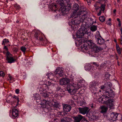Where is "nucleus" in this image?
Masks as SVG:
<instances>
[{"label": "nucleus", "mask_w": 122, "mask_h": 122, "mask_svg": "<svg viewBox=\"0 0 122 122\" xmlns=\"http://www.w3.org/2000/svg\"><path fill=\"white\" fill-rule=\"evenodd\" d=\"M6 56V60L7 61V63H11L14 62L15 60L14 58L12 55L9 52H7Z\"/></svg>", "instance_id": "obj_7"}, {"label": "nucleus", "mask_w": 122, "mask_h": 122, "mask_svg": "<svg viewBox=\"0 0 122 122\" xmlns=\"http://www.w3.org/2000/svg\"><path fill=\"white\" fill-rule=\"evenodd\" d=\"M105 88V86H101V89L103 90Z\"/></svg>", "instance_id": "obj_51"}, {"label": "nucleus", "mask_w": 122, "mask_h": 122, "mask_svg": "<svg viewBox=\"0 0 122 122\" xmlns=\"http://www.w3.org/2000/svg\"><path fill=\"white\" fill-rule=\"evenodd\" d=\"M116 47L118 53L119 54H121V51L122 50V49H121L119 47V45L117 44L116 45Z\"/></svg>", "instance_id": "obj_29"}, {"label": "nucleus", "mask_w": 122, "mask_h": 122, "mask_svg": "<svg viewBox=\"0 0 122 122\" xmlns=\"http://www.w3.org/2000/svg\"><path fill=\"white\" fill-rule=\"evenodd\" d=\"M111 20V18H109V19L108 21H110Z\"/></svg>", "instance_id": "obj_55"}, {"label": "nucleus", "mask_w": 122, "mask_h": 122, "mask_svg": "<svg viewBox=\"0 0 122 122\" xmlns=\"http://www.w3.org/2000/svg\"><path fill=\"white\" fill-rule=\"evenodd\" d=\"M73 81V79L66 77L61 79L60 81V84L61 85H68L67 87V91L71 94L76 93L82 86L80 83L74 84Z\"/></svg>", "instance_id": "obj_1"}, {"label": "nucleus", "mask_w": 122, "mask_h": 122, "mask_svg": "<svg viewBox=\"0 0 122 122\" xmlns=\"http://www.w3.org/2000/svg\"><path fill=\"white\" fill-rule=\"evenodd\" d=\"M89 45H90L92 50L95 52H99L102 50L101 48L99 47L97 45L93 43L91 40H90L89 41Z\"/></svg>", "instance_id": "obj_5"}, {"label": "nucleus", "mask_w": 122, "mask_h": 122, "mask_svg": "<svg viewBox=\"0 0 122 122\" xmlns=\"http://www.w3.org/2000/svg\"><path fill=\"white\" fill-rule=\"evenodd\" d=\"M7 79L10 82H12L15 81V79L10 74L8 75Z\"/></svg>", "instance_id": "obj_20"}, {"label": "nucleus", "mask_w": 122, "mask_h": 122, "mask_svg": "<svg viewBox=\"0 0 122 122\" xmlns=\"http://www.w3.org/2000/svg\"><path fill=\"white\" fill-rule=\"evenodd\" d=\"M106 24H107V25H111V24L110 22L108 21L106 22Z\"/></svg>", "instance_id": "obj_43"}, {"label": "nucleus", "mask_w": 122, "mask_h": 122, "mask_svg": "<svg viewBox=\"0 0 122 122\" xmlns=\"http://www.w3.org/2000/svg\"><path fill=\"white\" fill-rule=\"evenodd\" d=\"M79 6L77 4H75L73 5V9L74 10L73 13L71 15V17H73L75 15H80L81 14L80 12H77V11L79 10Z\"/></svg>", "instance_id": "obj_9"}, {"label": "nucleus", "mask_w": 122, "mask_h": 122, "mask_svg": "<svg viewBox=\"0 0 122 122\" xmlns=\"http://www.w3.org/2000/svg\"><path fill=\"white\" fill-rule=\"evenodd\" d=\"M109 75L108 73H106L105 75V77H107L106 78H107L109 77Z\"/></svg>", "instance_id": "obj_44"}, {"label": "nucleus", "mask_w": 122, "mask_h": 122, "mask_svg": "<svg viewBox=\"0 0 122 122\" xmlns=\"http://www.w3.org/2000/svg\"><path fill=\"white\" fill-rule=\"evenodd\" d=\"M93 64L95 66L97 67H98L99 66V64L97 62H93L90 63V64Z\"/></svg>", "instance_id": "obj_39"}, {"label": "nucleus", "mask_w": 122, "mask_h": 122, "mask_svg": "<svg viewBox=\"0 0 122 122\" xmlns=\"http://www.w3.org/2000/svg\"><path fill=\"white\" fill-rule=\"evenodd\" d=\"M39 38L40 40V41H43V37H41L40 36H39Z\"/></svg>", "instance_id": "obj_47"}, {"label": "nucleus", "mask_w": 122, "mask_h": 122, "mask_svg": "<svg viewBox=\"0 0 122 122\" xmlns=\"http://www.w3.org/2000/svg\"><path fill=\"white\" fill-rule=\"evenodd\" d=\"M122 119V116L121 114H118V116L117 117V120H121Z\"/></svg>", "instance_id": "obj_38"}, {"label": "nucleus", "mask_w": 122, "mask_h": 122, "mask_svg": "<svg viewBox=\"0 0 122 122\" xmlns=\"http://www.w3.org/2000/svg\"><path fill=\"white\" fill-rule=\"evenodd\" d=\"M120 38L118 40L122 46V35H120Z\"/></svg>", "instance_id": "obj_40"}, {"label": "nucleus", "mask_w": 122, "mask_h": 122, "mask_svg": "<svg viewBox=\"0 0 122 122\" xmlns=\"http://www.w3.org/2000/svg\"><path fill=\"white\" fill-rule=\"evenodd\" d=\"M57 120V119H54V120L55 121L56 120Z\"/></svg>", "instance_id": "obj_61"}, {"label": "nucleus", "mask_w": 122, "mask_h": 122, "mask_svg": "<svg viewBox=\"0 0 122 122\" xmlns=\"http://www.w3.org/2000/svg\"><path fill=\"white\" fill-rule=\"evenodd\" d=\"M87 30L85 27L82 26L77 31L76 33L77 37L81 38L84 34L87 33Z\"/></svg>", "instance_id": "obj_3"}, {"label": "nucleus", "mask_w": 122, "mask_h": 122, "mask_svg": "<svg viewBox=\"0 0 122 122\" xmlns=\"http://www.w3.org/2000/svg\"><path fill=\"white\" fill-rule=\"evenodd\" d=\"M39 35H41L42 36H43V35L42 34H40L39 32H36L35 33V36L36 37V38L38 39V37Z\"/></svg>", "instance_id": "obj_37"}, {"label": "nucleus", "mask_w": 122, "mask_h": 122, "mask_svg": "<svg viewBox=\"0 0 122 122\" xmlns=\"http://www.w3.org/2000/svg\"><path fill=\"white\" fill-rule=\"evenodd\" d=\"M63 110L65 112H69L71 109V107L69 105L63 104Z\"/></svg>", "instance_id": "obj_14"}, {"label": "nucleus", "mask_w": 122, "mask_h": 122, "mask_svg": "<svg viewBox=\"0 0 122 122\" xmlns=\"http://www.w3.org/2000/svg\"><path fill=\"white\" fill-rule=\"evenodd\" d=\"M106 64L105 63H103L100 66L99 69L101 70V69H103L104 66H105Z\"/></svg>", "instance_id": "obj_36"}, {"label": "nucleus", "mask_w": 122, "mask_h": 122, "mask_svg": "<svg viewBox=\"0 0 122 122\" xmlns=\"http://www.w3.org/2000/svg\"><path fill=\"white\" fill-rule=\"evenodd\" d=\"M87 1L88 3V4H90L91 2V0H87Z\"/></svg>", "instance_id": "obj_48"}, {"label": "nucleus", "mask_w": 122, "mask_h": 122, "mask_svg": "<svg viewBox=\"0 0 122 122\" xmlns=\"http://www.w3.org/2000/svg\"><path fill=\"white\" fill-rule=\"evenodd\" d=\"M5 75L4 73L2 71H0V76L3 77Z\"/></svg>", "instance_id": "obj_41"}, {"label": "nucleus", "mask_w": 122, "mask_h": 122, "mask_svg": "<svg viewBox=\"0 0 122 122\" xmlns=\"http://www.w3.org/2000/svg\"><path fill=\"white\" fill-rule=\"evenodd\" d=\"M71 120V119L69 117H65L61 120V122H69Z\"/></svg>", "instance_id": "obj_26"}, {"label": "nucleus", "mask_w": 122, "mask_h": 122, "mask_svg": "<svg viewBox=\"0 0 122 122\" xmlns=\"http://www.w3.org/2000/svg\"><path fill=\"white\" fill-rule=\"evenodd\" d=\"M18 110L15 108L12 109V117L14 118L17 117L18 116Z\"/></svg>", "instance_id": "obj_16"}, {"label": "nucleus", "mask_w": 122, "mask_h": 122, "mask_svg": "<svg viewBox=\"0 0 122 122\" xmlns=\"http://www.w3.org/2000/svg\"><path fill=\"white\" fill-rule=\"evenodd\" d=\"M19 90L18 89H16L15 90V92L16 93L18 94L19 93Z\"/></svg>", "instance_id": "obj_45"}, {"label": "nucleus", "mask_w": 122, "mask_h": 122, "mask_svg": "<svg viewBox=\"0 0 122 122\" xmlns=\"http://www.w3.org/2000/svg\"><path fill=\"white\" fill-rule=\"evenodd\" d=\"M120 30L121 32V33L120 35H122V28L120 29Z\"/></svg>", "instance_id": "obj_53"}, {"label": "nucleus", "mask_w": 122, "mask_h": 122, "mask_svg": "<svg viewBox=\"0 0 122 122\" xmlns=\"http://www.w3.org/2000/svg\"><path fill=\"white\" fill-rule=\"evenodd\" d=\"M26 48L24 46H22L20 47V50L24 53H25Z\"/></svg>", "instance_id": "obj_35"}, {"label": "nucleus", "mask_w": 122, "mask_h": 122, "mask_svg": "<svg viewBox=\"0 0 122 122\" xmlns=\"http://www.w3.org/2000/svg\"><path fill=\"white\" fill-rule=\"evenodd\" d=\"M116 9H114L113 10V12L114 14L115 15H116Z\"/></svg>", "instance_id": "obj_49"}, {"label": "nucleus", "mask_w": 122, "mask_h": 122, "mask_svg": "<svg viewBox=\"0 0 122 122\" xmlns=\"http://www.w3.org/2000/svg\"><path fill=\"white\" fill-rule=\"evenodd\" d=\"M19 22V21L18 20H17L16 21V23H18Z\"/></svg>", "instance_id": "obj_54"}, {"label": "nucleus", "mask_w": 122, "mask_h": 122, "mask_svg": "<svg viewBox=\"0 0 122 122\" xmlns=\"http://www.w3.org/2000/svg\"><path fill=\"white\" fill-rule=\"evenodd\" d=\"M117 21L119 22H120V19L119 18H117Z\"/></svg>", "instance_id": "obj_52"}, {"label": "nucleus", "mask_w": 122, "mask_h": 122, "mask_svg": "<svg viewBox=\"0 0 122 122\" xmlns=\"http://www.w3.org/2000/svg\"><path fill=\"white\" fill-rule=\"evenodd\" d=\"M83 116L81 115H79L76 117H73L75 122H80L82 119Z\"/></svg>", "instance_id": "obj_15"}, {"label": "nucleus", "mask_w": 122, "mask_h": 122, "mask_svg": "<svg viewBox=\"0 0 122 122\" xmlns=\"http://www.w3.org/2000/svg\"><path fill=\"white\" fill-rule=\"evenodd\" d=\"M99 20L101 22H103L105 20V17L104 16H102L99 17Z\"/></svg>", "instance_id": "obj_33"}, {"label": "nucleus", "mask_w": 122, "mask_h": 122, "mask_svg": "<svg viewBox=\"0 0 122 122\" xmlns=\"http://www.w3.org/2000/svg\"><path fill=\"white\" fill-rule=\"evenodd\" d=\"M17 7H18V8H17L18 9H19V8H20V6L19 5L18 6H17Z\"/></svg>", "instance_id": "obj_56"}, {"label": "nucleus", "mask_w": 122, "mask_h": 122, "mask_svg": "<svg viewBox=\"0 0 122 122\" xmlns=\"http://www.w3.org/2000/svg\"><path fill=\"white\" fill-rule=\"evenodd\" d=\"M90 64H87L85 67V69L86 70L90 71L91 70V71H92L91 70V68L90 66Z\"/></svg>", "instance_id": "obj_30"}, {"label": "nucleus", "mask_w": 122, "mask_h": 122, "mask_svg": "<svg viewBox=\"0 0 122 122\" xmlns=\"http://www.w3.org/2000/svg\"><path fill=\"white\" fill-rule=\"evenodd\" d=\"M71 102H73V100H71Z\"/></svg>", "instance_id": "obj_60"}, {"label": "nucleus", "mask_w": 122, "mask_h": 122, "mask_svg": "<svg viewBox=\"0 0 122 122\" xmlns=\"http://www.w3.org/2000/svg\"><path fill=\"white\" fill-rule=\"evenodd\" d=\"M77 0V1H78V0Z\"/></svg>", "instance_id": "obj_64"}, {"label": "nucleus", "mask_w": 122, "mask_h": 122, "mask_svg": "<svg viewBox=\"0 0 122 122\" xmlns=\"http://www.w3.org/2000/svg\"><path fill=\"white\" fill-rule=\"evenodd\" d=\"M100 35V34H99V35Z\"/></svg>", "instance_id": "obj_63"}, {"label": "nucleus", "mask_w": 122, "mask_h": 122, "mask_svg": "<svg viewBox=\"0 0 122 122\" xmlns=\"http://www.w3.org/2000/svg\"><path fill=\"white\" fill-rule=\"evenodd\" d=\"M4 49H5V50H6V51H7V52H8L7 51H8V48H7V45H4Z\"/></svg>", "instance_id": "obj_42"}, {"label": "nucleus", "mask_w": 122, "mask_h": 122, "mask_svg": "<svg viewBox=\"0 0 122 122\" xmlns=\"http://www.w3.org/2000/svg\"><path fill=\"white\" fill-rule=\"evenodd\" d=\"M33 97L34 98L36 99L37 100L39 99L40 98V97L39 95L37 94H34Z\"/></svg>", "instance_id": "obj_32"}, {"label": "nucleus", "mask_w": 122, "mask_h": 122, "mask_svg": "<svg viewBox=\"0 0 122 122\" xmlns=\"http://www.w3.org/2000/svg\"><path fill=\"white\" fill-rule=\"evenodd\" d=\"M118 116V114L115 113L113 112L110 115L112 120L114 121L117 120Z\"/></svg>", "instance_id": "obj_17"}, {"label": "nucleus", "mask_w": 122, "mask_h": 122, "mask_svg": "<svg viewBox=\"0 0 122 122\" xmlns=\"http://www.w3.org/2000/svg\"><path fill=\"white\" fill-rule=\"evenodd\" d=\"M114 92L111 90L109 91L106 92V94L105 98L106 99L109 98L110 97H113L114 96Z\"/></svg>", "instance_id": "obj_12"}, {"label": "nucleus", "mask_w": 122, "mask_h": 122, "mask_svg": "<svg viewBox=\"0 0 122 122\" xmlns=\"http://www.w3.org/2000/svg\"><path fill=\"white\" fill-rule=\"evenodd\" d=\"M50 9L53 11H54L55 12L57 10L56 9L57 8V6L55 4H53L52 5L50 6Z\"/></svg>", "instance_id": "obj_24"}, {"label": "nucleus", "mask_w": 122, "mask_h": 122, "mask_svg": "<svg viewBox=\"0 0 122 122\" xmlns=\"http://www.w3.org/2000/svg\"><path fill=\"white\" fill-rule=\"evenodd\" d=\"M78 15V16L75 15L73 17L74 18L71 21L72 24L74 25L79 24L81 21H82V19L80 18V16H78L79 15Z\"/></svg>", "instance_id": "obj_8"}, {"label": "nucleus", "mask_w": 122, "mask_h": 122, "mask_svg": "<svg viewBox=\"0 0 122 122\" xmlns=\"http://www.w3.org/2000/svg\"><path fill=\"white\" fill-rule=\"evenodd\" d=\"M100 8V7L98 6H97L95 8V9L96 10H98L99 8Z\"/></svg>", "instance_id": "obj_50"}, {"label": "nucleus", "mask_w": 122, "mask_h": 122, "mask_svg": "<svg viewBox=\"0 0 122 122\" xmlns=\"http://www.w3.org/2000/svg\"><path fill=\"white\" fill-rule=\"evenodd\" d=\"M9 42V41L7 39H5L3 41L2 44L4 45L9 46L10 45L8 44Z\"/></svg>", "instance_id": "obj_28"}, {"label": "nucleus", "mask_w": 122, "mask_h": 122, "mask_svg": "<svg viewBox=\"0 0 122 122\" xmlns=\"http://www.w3.org/2000/svg\"><path fill=\"white\" fill-rule=\"evenodd\" d=\"M97 6V5H94V6L95 7V8Z\"/></svg>", "instance_id": "obj_58"}, {"label": "nucleus", "mask_w": 122, "mask_h": 122, "mask_svg": "<svg viewBox=\"0 0 122 122\" xmlns=\"http://www.w3.org/2000/svg\"><path fill=\"white\" fill-rule=\"evenodd\" d=\"M55 73L56 75H58L60 76H62L63 75L64 73L62 67H57L55 72Z\"/></svg>", "instance_id": "obj_10"}, {"label": "nucleus", "mask_w": 122, "mask_h": 122, "mask_svg": "<svg viewBox=\"0 0 122 122\" xmlns=\"http://www.w3.org/2000/svg\"><path fill=\"white\" fill-rule=\"evenodd\" d=\"M100 38L99 37L96 38V40L97 41V43L99 45H101L103 44L104 42V39H102L101 36H100Z\"/></svg>", "instance_id": "obj_18"}, {"label": "nucleus", "mask_w": 122, "mask_h": 122, "mask_svg": "<svg viewBox=\"0 0 122 122\" xmlns=\"http://www.w3.org/2000/svg\"><path fill=\"white\" fill-rule=\"evenodd\" d=\"M101 90H99V92H101Z\"/></svg>", "instance_id": "obj_62"}, {"label": "nucleus", "mask_w": 122, "mask_h": 122, "mask_svg": "<svg viewBox=\"0 0 122 122\" xmlns=\"http://www.w3.org/2000/svg\"><path fill=\"white\" fill-rule=\"evenodd\" d=\"M78 110L79 113L81 114L84 115L86 114V115L89 118L91 117V116L88 113L89 111V108L88 107H80L78 108Z\"/></svg>", "instance_id": "obj_4"}, {"label": "nucleus", "mask_w": 122, "mask_h": 122, "mask_svg": "<svg viewBox=\"0 0 122 122\" xmlns=\"http://www.w3.org/2000/svg\"><path fill=\"white\" fill-rule=\"evenodd\" d=\"M114 41L116 43L117 42V40H114Z\"/></svg>", "instance_id": "obj_57"}, {"label": "nucleus", "mask_w": 122, "mask_h": 122, "mask_svg": "<svg viewBox=\"0 0 122 122\" xmlns=\"http://www.w3.org/2000/svg\"><path fill=\"white\" fill-rule=\"evenodd\" d=\"M46 75L48 76V78L51 80L55 76V75L51 72L47 73Z\"/></svg>", "instance_id": "obj_22"}, {"label": "nucleus", "mask_w": 122, "mask_h": 122, "mask_svg": "<svg viewBox=\"0 0 122 122\" xmlns=\"http://www.w3.org/2000/svg\"><path fill=\"white\" fill-rule=\"evenodd\" d=\"M6 101L12 105L13 107H15L17 105V103L19 102V100L16 96H14L13 97L11 96H9L6 98Z\"/></svg>", "instance_id": "obj_2"}, {"label": "nucleus", "mask_w": 122, "mask_h": 122, "mask_svg": "<svg viewBox=\"0 0 122 122\" xmlns=\"http://www.w3.org/2000/svg\"><path fill=\"white\" fill-rule=\"evenodd\" d=\"M81 48L82 51H85L87 50L88 48V47L86 44L82 45Z\"/></svg>", "instance_id": "obj_25"}, {"label": "nucleus", "mask_w": 122, "mask_h": 122, "mask_svg": "<svg viewBox=\"0 0 122 122\" xmlns=\"http://www.w3.org/2000/svg\"><path fill=\"white\" fill-rule=\"evenodd\" d=\"M120 0H117V2H119Z\"/></svg>", "instance_id": "obj_59"}, {"label": "nucleus", "mask_w": 122, "mask_h": 122, "mask_svg": "<svg viewBox=\"0 0 122 122\" xmlns=\"http://www.w3.org/2000/svg\"><path fill=\"white\" fill-rule=\"evenodd\" d=\"M52 104V106L56 107H57L59 105L57 103L55 102H53Z\"/></svg>", "instance_id": "obj_34"}, {"label": "nucleus", "mask_w": 122, "mask_h": 122, "mask_svg": "<svg viewBox=\"0 0 122 122\" xmlns=\"http://www.w3.org/2000/svg\"><path fill=\"white\" fill-rule=\"evenodd\" d=\"M90 30L92 31H94L97 30V28L96 26L93 25L90 27Z\"/></svg>", "instance_id": "obj_31"}, {"label": "nucleus", "mask_w": 122, "mask_h": 122, "mask_svg": "<svg viewBox=\"0 0 122 122\" xmlns=\"http://www.w3.org/2000/svg\"><path fill=\"white\" fill-rule=\"evenodd\" d=\"M82 122H89L86 119H83L82 121Z\"/></svg>", "instance_id": "obj_46"}, {"label": "nucleus", "mask_w": 122, "mask_h": 122, "mask_svg": "<svg viewBox=\"0 0 122 122\" xmlns=\"http://www.w3.org/2000/svg\"><path fill=\"white\" fill-rule=\"evenodd\" d=\"M101 112L104 113L106 112L108 110L107 107L104 106H102L101 107Z\"/></svg>", "instance_id": "obj_21"}, {"label": "nucleus", "mask_w": 122, "mask_h": 122, "mask_svg": "<svg viewBox=\"0 0 122 122\" xmlns=\"http://www.w3.org/2000/svg\"><path fill=\"white\" fill-rule=\"evenodd\" d=\"M105 5L102 4L101 5V7H100V10L99 12L97 14V15L98 16H99L101 15L102 13V11L103 12H104L105 10Z\"/></svg>", "instance_id": "obj_19"}, {"label": "nucleus", "mask_w": 122, "mask_h": 122, "mask_svg": "<svg viewBox=\"0 0 122 122\" xmlns=\"http://www.w3.org/2000/svg\"><path fill=\"white\" fill-rule=\"evenodd\" d=\"M46 84L47 86H48L46 87V88H48V89L51 88L52 87H53L55 85L54 84L51 83V82L49 81H48Z\"/></svg>", "instance_id": "obj_27"}, {"label": "nucleus", "mask_w": 122, "mask_h": 122, "mask_svg": "<svg viewBox=\"0 0 122 122\" xmlns=\"http://www.w3.org/2000/svg\"><path fill=\"white\" fill-rule=\"evenodd\" d=\"M41 103L43 107H46L48 109H51V103L49 101L43 99L41 101Z\"/></svg>", "instance_id": "obj_6"}, {"label": "nucleus", "mask_w": 122, "mask_h": 122, "mask_svg": "<svg viewBox=\"0 0 122 122\" xmlns=\"http://www.w3.org/2000/svg\"><path fill=\"white\" fill-rule=\"evenodd\" d=\"M114 100L112 99H108L107 101H105V104H106L110 108H112L114 106Z\"/></svg>", "instance_id": "obj_13"}, {"label": "nucleus", "mask_w": 122, "mask_h": 122, "mask_svg": "<svg viewBox=\"0 0 122 122\" xmlns=\"http://www.w3.org/2000/svg\"><path fill=\"white\" fill-rule=\"evenodd\" d=\"M97 82L95 81H93L90 83L89 87H95L97 84Z\"/></svg>", "instance_id": "obj_23"}, {"label": "nucleus", "mask_w": 122, "mask_h": 122, "mask_svg": "<svg viewBox=\"0 0 122 122\" xmlns=\"http://www.w3.org/2000/svg\"><path fill=\"white\" fill-rule=\"evenodd\" d=\"M46 89H43L42 88H41L40 89V91L41 92H43L40 94L41 95L44 97H48L50 93L46 91Z\"/></svg>", "instance_id": "obj_11"}]
</instances>
